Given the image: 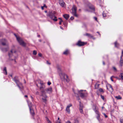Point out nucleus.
Wrapping results in <instances>:
<instances>
[{
    "label": "nucleus",
    "instance_id": "f257e3e1",
    "mask_svg": "<svg viewBox=\"0 0 123 123\" xmlns=\"http://www.w3.org/2000/svg\"><path fill=\"white\" fill-rule=\"evenodd\" d=\"M45 86L44 85L40 86L39 89L41 92V96L43 97L42 98L43 101L44 102L46 103L47 102V96L46 94V93L45 92Z\"/></svg>",
    "mask_w": 123,
    "mask_h": 123
},
{
    "label": "nucleus",
    "instance_id": "f03ea898",
    "mask_svg": "<svg viewBox=\"0 0 123 123\" xmlns=\"http://www.w3.org/2000/svg\"><path fill=\"white\" fill-rule=\"evenodd\" d=\"M13 80L15 81L17 84V86L21 90L23 89V86H22V84L20 82L18 79V77L16 76L13 79Z\"/></svg>",
    "mask_w": 123,
    "mask_h": 123
},
{
    "label": "nucleus",
    "instance_id": "7ed1b4c3",
    "mask_svg": "<svg viewBox=\"0 0 123 123\" xmlns=\"http://www.w3.org/2000/svg\"><path fill=\"white\" fill-rule=\"evenodd\" d=\"M55 14V12H49L47 14V16L49 17L51 19H53L55 21H57V19L56 17L55 16L54 14Z\"/></svg>",
    "mask_w": 123,
    "mask_h": 123
},
{
    "label": "nucleus",
    "instance_id": "20e7f679",
    "mask_svg": "<svg viewBox=\"0 0 123 123\" xmlns=\"http://www.w3.org/2000/svg\"><path fill=\"white\" fill-rule=\"evenodd\" d=\"M14 35L16 37L17 40L20 44L23 46H25L26 45V43L23 41L22 39L19 37H17L15 34Z\"/></svg>",
    "mask_w": 123,
    "mask_h": 123
},
{
    "label": "nucleus",
    "instance_id": "39448f33",
    "mask_svg": "<svg viewBox=\"0 0 123 123\" xmlns=\"http://www.w3.org/2000/svg\"><path fill=\"white\" fill-rule=\"evenodd\" d=\"M84 91L82 90H80V91L78 90V94L80 95V97L82 98H83L86 97L87 94L86 92L84 93L82 92Z\"/></svg>",
    "mask_w": 123,
    "mask_h": 123
},
{
    "label": "nucleus",
    "instance_id": "423d86ee",
    "mask_svg": "<svg viewBox=\"0 0 123 123\" xmlns=\"http://www.w3.org/2000/svg\"><path fill=\"white\" fill-rule=\"evenodd\" d=\"M72 9V12H71V13L75 17H78V15L76 13L77 8L76 7L75 5H73Z\"/></svg>",
    "mask_w": 123,
    "mask_h": 123
},
{
    "label": "nucleus",
    "instance_id": "0eeeda50",
    "mask_svg": "<svg viewBox=\"0 0 123 123\" xmlns=\"http://www.w3.org/2000/svg\"><path fill=\"white\" fill-rule=\"evenodd\" d=\"M86 44V43L84 42H81L80 41H79L76 44V45L79 47L81 46H84Z\"/></svg>",
    "mask_w": 123,
    "mask_h": 123
},
{
    "label": "nucleus",
    "instance_id": "6e6552de",
    "mask_svg": "<svg viewBox=\"0 0 123 123\" xmlns=\"http://www.w3.org/2000/svg\"><path fill=\"white\" fill-rule=\"evenodd\" d=\"M94 107L95 108L93 109L94 111H95L97 115L96 118L98 120H99L100 115L98 111V110H96V106H94Z\"/></svg>",
    "mask_w": 123,
    "mask_h": 123
},
{
    "label": "nucleus",
    "instance_id": "1a4fd4ad",
    "mask_svg": "<svg viewBox=\"0 0 123 123\" xmlns=\"http://www.w3.org/2000/svg\"><path fill=\"white\" fill-rule=\"evenodd\" d=\"M59 74L61 79L63 80H65L66 75H67L65 74L62 72L59 73Z\"/></svg>",
    "mask_w": 123,
    "mask_h": 123
},
{
    "label": "nucleus",
    "instance_id": "9d476101",
    "mask_svg": "<svg viewBox=\"0 0 123 123\" xmlns=\"http://www.w3.org/2000/svg\"><path fill=\"white\" fill-rule=\"evenodd\" d=\"M107 89H108L111 92H112L113 91L112 86L110 84H109L107 86Z\"/></svg>",
    "mask_w": 123,
    "mask_h": 123
},
{
    "label": "nucleus",
    "instance_id": "9b49d317",
    "mask_svg": "<svg viewBox=\"0 0 123 123\" xmlns=\"http://www.w3.org/2000/svg\"><path fill=\"white\" fill-rule=\"evenodd\" d=\"M72 106V105L71 104H70L67 106L66 107V111L68 113V114H70V110L69 108Z\"/></svg>",
    "mask_w": 123,
    "mask_h": 123
},
{
    "label": "nucleus",
    "instance_id": "f8f14e48",
    "mask_svg": "<svg viewBox=\"0 0 123 123\" xmlns=\"http://www.w3.org/2000/svg\"><path fill=\"white\" fill-rule=\"evenodd\" d=\"M123 64V60L122 57V56L120 57V60L119 61V66L120 67H122Z\"/></svg>",
    "mask_w": 123,
    "mask_h": 123
},
{
    "label": "nucleus",
    "instance_id": "ddd939ff",
    "mask_svg": "<svg viewBox=\"0 0 123 123\" xmlns=\"http://www.w3.org/2000/svg\"><path fill=\"white\" fill-rule=\"evenodd\" d=\"M59 3L62 7H63L64 6L65 3L63 0H59Z\"/></svg>",
    "mask_w": 123,
    "mask_h": 123
},
{
    "label": "nucleus",
    "instance_id": "4468645a",
    "mask_svg": "<svg viewBox=\"0 0 123 123\" xmlns=\"http://www.w3.org/2000/svg\"><path fill=\"white\" fill-rule=\"evenodd\" d=\"M52 88L50 87L45 89V91H46L47 92L49 93H50L52 92Z\"/></svg>",
    "mask_w": 123,
    "mask_h": 123
},
{
    "label": "nucleus",
    "instance_id": "2eb2a0df",
    "mask_svg": "<svg viewBox=\"0 0 123 123\" xmlns=\"http://www.w3.org/2000/svg\"><path fill=\"white\" fill-rule=\"evenodd\" d=\"M1 42L2 45H6L7 41L5 39H3L2 40Z\"/></svg>",
    "mask_w": 123,
    "mask_h": 123
},
{
    "label": "nucleus",
    "instance_id": "dca6fc26",
    "mask_svg": "<svg viewBox=\"0 0 123 123\" xmlns=\"http://www.w3.org/2000/svg\"><path fill=\"white\" fill-rule=\"evenodd\" d=\"M13 51H14V53H15L16 52V51L15 50H11L9 54V55L10 57H11L12 56V55L13 53Z\"/></svg>",
    "mask_w": 123,
    "mask_h": 123
},
{
    "label": "nucleus",
    "instance_id": "f3484780",
    "mask_svg": "<svg viewBox=\"0 0 123 123\" xmlns=\"http://www.w3.org/2000/svg\"><path fill=\"white\" fill-rule=\"evenodd\" d=\"M64 18L66 19V20H67L68 18L69 17V16L68 14H65L63 15Z\"/></svg>",
    "mask_w": 123,
    "mask_h": 123
},
{
    "label": "nucleus",
    "instance_id": "a211bd4d",
    "mask_svg": "<svg viewBox=\"0 0 123 123\" xmlns=\"http://www.w3.org/2000/svg\"><path fill=\"white\" fill-rule=\"evenodd\" d=\"M84 35L92 38L93 37V36L91 34L88 33H86Z\"/></svg>",
    "mask_w": 123,
    "mask_h": 123
},
{
    "label": "nucleus",
    "instance_id": "6ab92c4d",
    "mask_svg": "<svg viewBox=\"0 0 123 123\" xmlns=\"http://www.w3.org/2000/svg\"><path fill=\"white\" fill-rule=\"evenodd\" d=\"M29 109L31 115L32 116H33L34 114V113L33 110L31 109L30 107H29Z\"/></svg>",
    "mask_w": 123,
    "mask_h": 123
},
{
    "label": "nucleus",
    "instance_id": "aec40b11",
    "mask_svg": "<svg viewBox=\"0 0 123 123\" xmlns=\"http://www.w3.org/2000/svg\"><path fill=\"white\" fill-rule=\"evenodd\" d=\"M3 71L4 73V74H5L6 75H7L6 69V67H4V69L3 70Z\"/></svg>",
    "mask_w": 123,
    "mask_h": 123
},
{
    "label": "nucleus",
    "instance_id": "412c9836",
    "mask_svg": "<svg viewBox=\"0 0 123 123\" xmlns=\"http://www.w3.org/2000/svg\"><path fill=\"white\" fill-rule=\"evenodd\" d=\"M115 98H116L117 100H120L122 98L120 95H118V96H116L115 97Z\"/></svg>",
    "mask_w": 123,
    "mask_h": 123
},
{
    "label": "nucleus",
    "instance_id": "4be33fe9",
    "mask_svg": "<svg viewBox=\"0 0 123 123\" xmlns=\"http://www.w3.org/2000/svg\"><path fill=\"white\" fill-rule=\"evenodd\" d=\"M66 77L67 78H65L64 80H65L67 82H69L70 81V80L68 78V76L67 75H66Z\"/></svg>",
    "mask_w": 123,
    "mask_h": 123
},
{
    "label": "nucleus",
    "instance_id": "5701e85b",
    "mask_svg": "<svg viewBox=\"0 0 123 123\" xmlns=\"http://www.w3.org/2000/svg\"><path fill=\"white\" fill-rule=\"evenodd\" d=\"M80 112L81 113H83V111L82 110V107H81L80 104Z\"/></svg>",
    "mask_w": 123,
    "mask_h": 123
},
{
    "label": "nucleus",
    "instance_id": "b1692460",
    "mask_svg": "<svg viewBox=\"0 0 123 123\" xmlns=\"http://www.w3.org/2000/svg\"><path fill=\"white\" fill-rule=\"evenodd\" d=\"M119 76L123 80V72L121 73L119 75Z\"/></svg>",
    "mask_w": 123,
    "mask_h": 123
},
{
    "label": "nucleus",
    "instance_id": "393cba45",
    "mask_svg": "<svg viewBox=\"0 0 123 123\" xmlns=\"http://www.w3.org/2000/svg\"><path fill=\"white\" fill-rule=\"evenodd\" d=\"M115 47H119V45L118 43H117V42H116L115 43Z\"/></svg>",
    "mask_w": 123,
    "mask_h": 123
},
{
    "label": "nucleus",
    "instance_id": "a878e982",
    "mask_svg": "<svg viewBox=\"0 0 123 123\" xmlns=\"http://www.w3.org/2000/svg\"><path fill=\"white\" fill-rule=\"evenodd\" d=\"M68 53V50H66L63 53V54L65 55H67Z\"/></svg>",
    "mask_w": 123,
    "mask_h": 123
},
{
    "label": "nucleus",
    "instance_id": "bb28decb",
    "mask_svg": "<svg viewBox=\"0 0 123 123\" xmlns=\"http://www.w3.org/2000/svg\"><path fill=\"white\" fill-rule=\"evenodd\" d=\"M63 24L65 26H67V22L66 21H63Z\"/></svg>",
    "mask_w": 123,
    "mask_h": 123
},
{
    "label": "nucleus",
    "instance_id": "cd10ccee",
    "mask_svg": "<svg viewBox=\"0 0 123 123\" xmlns=\"http://www.w3.org/2000/svg\"><path fill=\"white\" fill-rule=\"evenodd\" d=\"M120 120L121 123H123V117H121L120 118Z\"/></svg>",
    "mask_w": 123,
    "mask_h": 123
},
{
    "label": "nucleus",
    "instance_id": "c85d7f7f",
    "mask_svg": "<svg viewBox=\"0 0 123 123\" xmlns=\"http://www.w3.org/2000/svg\"><path fill=\"white\" fill-rule=\"evenodd\" d=\"M99 85L98 84H96L95 86V89H97Z\"/></svg>",
    "mask_w": 123,
    "mask_h": 123
},
{
    "label": "nucleus",
    "instance_id": "c756f323",
    "mask_svg": "<svg viewBox=\"0 0 123 123\" xmlns=\"http://www.w3.org/2000/svg\"><path fill=\"white\" fill-rule=\"evenodd\" d=\"M89 8L93 11H94V8L93 6H89Z\"/></svg>",
    "mask_w": 123,
    "mask_h": 123
},
{
    "label": "nucleus",
    "instance_id": "7c9ffc66",
    "mask_svg": "<svg viewBox=\"0 0 123 123\" xmlns=\"http://www.w3.org/2000/svg\"><path fill=\"white\" fill-rule=\"evenodd\" d=\"M113 68L114 70L116 72L117 71V70L116 68L114 67H113Z\"/></svg>",
    "mask_w": 123,
    "mask_h": 123
},
{
    "label": "nucleus",
    "instance_id": "2f4dec72",
    "mask_svg": "<svg viewBox=\"0 0 123 123\" xmlns=\"http://www.w3.org/2000/svg\"><path fill=\"white\" fill-rule=\"evenodd\" d=\"M33 55H36L37 54V52L36 50H34L33 51Z\"/></svg>",
    "mask_w": 123,
    "mask_h": 123
},
{
    "label": "nucleus",
    "instance_id": "473e14b6",
    "mask_svg": "<svg viewBox=\"0 0 123 123\" xmlns=\"http://www.w3.org/2000/svg\"><path fill=\"white\" fill-rule=\"evenodd\" d=\"M2 50L3 51H6L8 50V49H3Z\"/></svg>",
    "mask_w": 123,
    "mask_h": 123
},
{
    "label": "nucleus",
    "instance_id": "72a5a7b5",
    "mask_svg": "<svg viewBox=\"0 0 123 123\" xmlns=\"http://www.w3.org/2000/svg\"><path fill=\"white\" fill-rule=\"evenodd\" d=\"M74 123H79V122L78 120L77 119H75L74 120Z\"/></svg>",
    "mask_w": 123,
    "mask_h": 123
},
{
    "label": "nucleus",
    "instance_id": "f704fd0d",
    "mask_svg": "<svg viewBox=\"0 0 123 123\" xmlns=\"http://www.w3.org/2000/svg\"><path fill=\"white\" fill-rule=\"evenodd\" d=\"M99 91L100 92H104V91L103 90V89L102 88H100L99 89Z\"/></svg>",
    "mask_w": 123,
    "mask_h": 123
},
{
    "label": "nucleus",
    "instance_id": "c9c22d12",
    "mask_svg": "<svg viewBox=\"0 0 123 123\" xmlns=\"http://www.w3.org/2000/svg\"><path fill=\"white\" fill-rule=\"evenodd\" d=\"M102 15L103 17H106V14L105 13H104V12H103Z\"/></svg>",
    "mask_w": 123,
    "mask_h": 123
},
{
    "label": "nucleus",
    "instance_id": "e433bc0d",
    "mask_svg": "<svg viewBox=\"0 0 123 123\" xmlns=\"http://www.w3.org/2000/svg\"><path fill=\"white\" fill-rule=\"evenodd\" d=\"M40 86H42L44 85V83L43 82H42L41 81L40 83Z\"/></svg>",
    "mask_w": 123,
    "mask_h": 123
},
{
    "label": "nucleus",
    "instance_id": "4c0bfd02",
    "mask_svg": "<svg viewBox=\"0 0 123 123\" xmlns=\"http://www.w3.org/2000/svg\"><path fill=\"white\" fill-rule=\"evenodd\" d=\"M101 98L103 100H104V96L102 95H101Z\"/></svg>",
    "mask_w": 123,
    "mask_h": 123
},
{
    "label": "nucleus",
    "instance_id": "58836bf2",
    "mask_svg": "<svg viewBox=\"0 0 123 123\" xmlns=\"http://www.w3.org/2000/svg\"><path fill=\"white\" fill-rule=\"evenodd\" d=\"M103 114L104 115V116L105 118H107V117H108L106 115L105 113H103Z\"/></svg>",
    "mask_w": 123,
    "mask_h": 123
},
{
    "label": "nucleus",
    "instance_id": "ea45409f",
    "mask_svg": "<svg viewBox=\"0 0 123 123\" xmlns=\"http://www.w3.org/2000/svg\"><path fill=\"white\" fill-rule=\"evenodd\" d=\"M94 19L96 21H97V18L96 17H94Z\"/></svg>",
    "mask_w": 123,
    "mask_h": 123
},
{
    "label": "nucleus",
    "instance_id": "a19ab883",
    "mask_svg": "<svg viewBox=\"0 0 123 123\" xmlns=\"http://www.w3.org/2000/svg\"><path fill=\"white\" fill-rule=\"evenodd\" d=\"M114 76H111V80L112 81H113V80L112 79V78L113 77H114Z\"/></svg>",
    "mask_w": 123,
    "mask_h": 123
},
{
    "label": "nucleus",
    "instance_id": "79ce46f5",
    "mask_svg": "<svg viewBox=\"0 0 123 123\" xmlns=\"http://www.w3.org/2000/svg\"><path fill=\"white\" fill-rule=\"evenodd\" d=\"M47 84L48 85H50L51 84V83L50 82H48L47 83Z\"/></svg>",
    "mask_w": 123,
    "mask_h": 123
},
{
    "label": "nucleus",
    "instance_id": "37998d69",
    "mask_svg": "<svg viewBox=\"0 0 123 123\" xmlns=\"http://www.w3.org/2000/svg\"><path fill=\"white\" fill-rule=\"evenodd\" d=\"M38 55L39 56L41 57L42 56V54L41 53H39L38 54Z\"/></svg>",
    "mask_w": 123,
    "mask_h": 123
},
{
    "label": "nucleus",
    "instance_id": "c03bdc74",
    "mask_svg": "<svg viewBox=\"0 0 123 123\" xmlns=\"http://www.w3.org/2000/svg\"><path fill=\"white\" fill-rule=\"evenodd\" d=\"M36 94H37V95H39V92H36Z\"/></svg>",
    "mask_w": 123,
    "mask_h": 123
},
{
    "label": "nucleus",
    "instance_id": "a18cd8bd",
    "mask_svg": "<svg viewBox=\"0 0 123 123\" xmlns=\"http://www.w3.org/2000/svg\"><path fill=\"white\" fill-rule=\"evenodd\" d=\"M70 19L71 20H73L74 19V18L73 17H71Z\"/></svg>",
    "mask_w": 123,
    "mask_h": 123
},
{
    "label": "nucleus",
    "instance_id": "49530a36",
    "mask_svg": "<svg viewBox=\"0 0 123 123\" xmlns=\"http://www.w3.org/2000/svg\"><path fill=\"white\" fill-rule=\"evenodd\" d=\"M47 63L49 65H50V63L48 61H47Z\"/></svg>",
    "mask_w": 123,
    "mask_h": 123
},
{
    "label": "nucleus",
    "instance_id": "de8ad7c7",
    "mask_svg": "<svg viewBox=\"0 0 123 123\" xmlns=\"http://www.w3.org/2000/svg\"><path fill=\"white\" fill-rule=\"evenodd\" d=\"M46 120L47 121H48V122H49V121H50L49 120L48 118L46 117Z\"/></svg>",
    "mask_w": 123,
    "mask_h": 123
},
{
    "label": "nucleus",
    "instance_id": "09e8293b",
    "mask_svg": "<svg viewBox=\"0 0 123 123\" xmlns=\"http://www.w3.org/2000/svg\"><path fill=\"white\" fill-rule=\"evenodd\" d=\"M66 123H72L71 122H70V121H67Z\"/></svg>",
    "mask_w": 123,
    "mask_h": 123
},
{
    "label": "nucleus",
    "instance_id": "8fccbe9b",
    "mask_svg": "<svg viewBox=\"0 0 123 123\" xmlns=\"http://www.w3.org/2000/svg\"><path fill=\"white\" fill-rule=\"evenodd\" d=\"M97 33H98V34L100 36H100H101V35H100V33H99V32L97 31Z\"/></svg>",
    "mask_w": 123,
    "mask_h": 123
},
{
    "label": "nucleus",
    "instance_id": "3c124183",
    "mask_svg": "<svg viewBox=\"0 0 123 123\" xmlns=\"http://www.w3.org/2000/svg\"><path fill=\"white\" fill-rule=\"evenodd\" d=\"M79 102H80V104H81V102L80 101ZM80 105H81V107H82V108L83 106L81 104H80Z\"/></svg>",
    "mask_w": 123,
    "mask_h": 123
},
{
    "label": "nucleus",
    "instance_id": "603ef678",
    "mask_svg": "<svg viewBox=\"0 0 123 123\" xmlns=\"http://www.w3.org/2000/svg\"><path fill=\"white\" fill-rule=\"evenodd\" d=\"M56 123H61V122L60 121H57L56 122Z\"/></svg>",
    "mask_w": 123,
    "mask_h": 123
},
{
    "label": "nucleus",
    "instance_id": "864d4df0",
    "mask_svg": "<svg viewBox=\"0 0 123 123\" xmlns=\"http://www.w3.org/2000/svg\"><path fill=\"white\" fill-rule=\"evenodd\" d=\"M60 28H61V29L62 30H63V27H62L61 26H60Z\"/></svg>",
    "mask_w": 123,
    "mask_h": 123
},
{
    "label": "nucleus",
    "instance_id": "5fc2aeb1",
    "mask_svg": "<svg viewBox=\"0 0 123 123\" xmlns=\"http://www.w3.org/2000/svg\"><path fill=\"white\" fill-rule=\"evenodd\" d=\"M44 7V6H42L41 7V8L42 9V10H43V8Z\"/></svg>",
    "mask_w": 123,
    "mask_h": 123
},
{
    "label": "nucleus",
    "instance_id": "6e6d98bb",
    "mask_svg": "<svg viewBox=\"0 0 123 123\" xmlns=\"http://www.w3.org/2000/svg\"><path fill=\"white\" fill-rule=\"evenodd\" d=\"M103 65H104L105 64V62L104 61H103Z\"/></svg>",
    "mask_w": 123,
    "mask_h": 123
},
{
    "label": "nucleus",
    "instance_id": "4d7b16f0",
    "mask_svg": "<svg viewBox=\"0 0 123 123\" xmlns=\"http://www.w3.org/2000/svg\"><path fill=\"white\" fill-rule=\"evenodd\" d=\"M59 24L60 25H61V24H62V22H60V21L59 22Z\"/></svg>",
    "mask_w": 123,
    "mask_h": 123
},
{
    "label": "nucleus",
    "instance_id": "13d9d810",
    "mask_svg": "<svg viewBox=\"0 0 123 123\" xmlns=\"http://www.w3.org/2000/svg\"><path fill=\"white\" fill-rule=\"evenodd\" d=\"M60 22H63V20H62V19L60 20Z\"/></svg>",
    "mask_w": 123,
    "mask_h": 123
},
{
    "label": "nucleus",
    "instance_id": "bf43d9fd",
    "mask_svg": "<svg viewBox=\"0 0 123 123\" xmlns=\"http://www.w3.org/2000/svg\"><path fill=\"white\" fill-rule=\"evenodd\" d=\"M48 123H52L50 121H49V122H48Z\"/></svg>",
    "mask_w": 123,
    "mask_h": 123
},
{
    "label": "nucleus",
    "instance_id": "052dcab7",
    "mask_svg": "<svg viewBox=\"0 0 123 123\" xmlns=\"http://www.w3.org/2000/svg\"><path fill=\"white\" fill-rule=\"evenodd\" d=\"M25 97L27 98L28 97V96L27 95H25Z\"/></svg>",
    "mask_w": 123,
    "mask_h": 123
},
{
    "label": "nucleus",
    "instance_id": "680f3d73",
    "mask_svg": "<svg viewBox=\"0 0 123 123\" xmlns=\"http://www.w3.org/2000/svg\"><path fill=\"white\" fill-rule=\"evenodd\" d=\"M37 36H38V37H40V36L39 35H38Z\"/></svg>",
    "mask_w": 123,
    "mask_h": 123
},
{
    "label": "nucleus",
    "instance_id": "e2e57ef3",
    "mask_svg": "<svg viewBox=\"0 0 123 123\" xmlns=\"http://www.w3.org/2000/svg\"><path fill=\"white\" fill-rule=\"evenodd\" d=\"M58 19H60V20H61V19H62V18H58Z\"/></svg>",
    "mask_w": 123,
    "mask_h": 123
},
{
    "label": "nucleus",
    "instance_id": "0e129e2a",
    "mask_svg": "<svg viewBox=\"0 0 123 123\" xmlns=\"http://www.w3.org/2000/svg\"><path fill=\"white\" fill-rule=\"evenodd\" d=\"M104 108V107H102V109H103Z\"/></svg>",
    "mask_w": 123,
    "mask_h": 123
},
{
    "label": "nucleus",
    "instance_id": "69168bd1",
    "mask_svg": "<svg viewBox=\"0 0 123 123\" xmlns=\"http://www.w3.org/2000/svg\"><path fill=\"white\" fill-rule=\"evenodd\" d=\"M43 6H44V7H46V6H45V4H44Z\"/></svg>",
    "mask_w": 123,
    "mask_h": 123
},
{
    "label": "nucleus",
    "instance_id": "338daca9",
    "mask_svg": "<svg viewBox=\"0 0 123 123\" xmlns=\"http://www.w3.org/2000/svg\"><path fill=\"white\" fill-rule=\"evenodd\" d=\"M39 41L40 42H41V40H39Z\"/></svg>",
    "mask_w": 123,
    "mask_h": 123
},
{
    "label": "nucleus",
    "instance_id": "774afa93",
    "mask_svg": "<svg viewBox=\"0 0 123 123\" xmlns=\"http://www.w3.org/2000/svg\"><path fill=\"white\" fill-rule=\"evenodd\" d=\"M59 119H60V118H59V117H58V120H59Z\"/></svg>",
    "mask_w": 123,
    "mask_h": 123
}]
</instances>
